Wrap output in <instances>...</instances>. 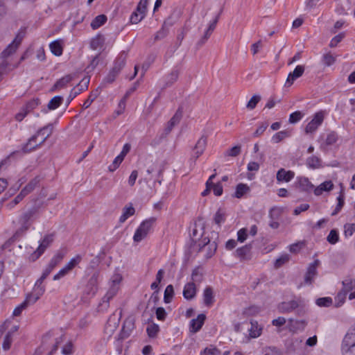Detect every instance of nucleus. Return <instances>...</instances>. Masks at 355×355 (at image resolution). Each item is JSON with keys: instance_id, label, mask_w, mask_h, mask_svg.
Returning <instances> with one entry per match:
<instances>
[{"instance_id": "f257e3e1", "label": "nucleus", "mask_w": 355, "mask_h": 355, "mask_svg": "<svg viewBox=\"0 0 355 355\" xmlns=\"http://www.w3.org/2000/svg\"><path fill=\"white\" fill-rule=\"evenodd\" d=\"M53 131V124L48 125L40 128L35 135H33L22 147L24 153H27L32 150L36 149L38 146L43 144L46 140L51 135Z\"/></svg>"}, {"instance_id": "f03ea898", "label": "nucleus", "mask_w": 355, "mask_h": 355, "mask_svg": "<svg viewBox=\"0 0 355 355\" xmlns=\"http://www.w3.org/2000/svg\"><path fill=\"white\" fill-rule=\"evenodd\" d=\"M38 207H33L24 212L19 218V227L16 230L13 237L19 239L21 237L29 230L33 222L37 217Z\"/></svg>"}, {"instance_id": "7ed1b4c3", "label": "nucleus", "mask_w": 355, "mask_h": 355, "mask_svg": "<svg viewBox=\"0 0 355 355\" xmlns=\"http://www.w3.org/2000/svg\"><path fill=\"white\" fill-rule=\"evenodd\" d=\"M126 58L127 53L125 51H121L114 61L112 68L110 69L108 74L105 77L103 80L105 83L110 84L112 83L115 80L121 69L124 67Z\"/></svg>"}, {"instance_id": "20e7f679", "label": "nucleus", "mask_w": 355, "mask_h": 355, "mask_svg": "<svg viewBox=\"0 0 355 355\" xmlns=\"http://www.w3.org/2000/svg\"><path fill=\"white\" fill-rule=\"evenodd\" d=\"M155 222L156 218L155 217H150L144 220L140 224V225L137 229L135 233V235L133 236L134 241L136 243H139L144 239H145L147 236L150 229L152 228L153 225L155 223Z\"/></svg>"}, {"instance_id": "39448f33", "label": "nucleus", "mask_w": 355, "mask_h": 355, "mask_svg": "<svg viewBox=\"0 0 355 355\" xmlns=\"http://www.w3.org/2000/svg\"><path fill=\"white\" fill-rule=\"evenodd\" d=\"M341 352L343 355H355V335L349 330L342 341Z\"/></svg>"}, {"instance_id": "423d86ee", "label": "nucleus", "mask_w": 355, "mask_h": 355, "mask_svg": "<svg viewBox=\"0 0 355 355\" xmlns=\"http://www.w3.org/2000/svg\"><path fill=\"white\" fill-rule=\"evenodd\" d=\"M65 256V252L63 251H58L51 259L49 263L44 270L42 276L38 279L37 284H42L43 281L49 276L51 271L59 264Z\"/></svg>"}, {"instance_id": "0eeeda50", "label": "nucleus", "mask_w": 355, "mask_h": 355, "mask_svg": "<svg viewBox=\"0 0 355 355\" xmlns=\"http://www.w3.org/2000/svg\"><path fill=\"white\" fill-rule=\"evenodd\" d=\"M302 306H304V300L299 297L290 301L279 303L277 309L279 313H288Z\"/></svg>"}, {"instance_id": "6e6552de", "label": "nucleus", "mask_w": 355, "mask_h": 355, "mask_svg": "<svg viewBox=\"0 0 355 355\" xmlns=\"http://www.w3.org/2000/svg\"><path fill=\"white\" fill-rule=\"evenodd\" d=\"M53 241V234L46 235L41 241L37 250L31 254L29 259L32 261H36L46 250V249L51 244Z\"/></svg>"}, {"instance_id": "1a4fd4ad", "label": "nucleus", "mask_w": 355, "mask_h": 355, "mask_svg": "<svg viewBox=\"0 0 355 355\" xmlns=\"http://www.w3.org/2000/svg\"><path fill=\"white\" fill-rule=\"evenodd\" d=\"M24 38V35L21 33H19L12 42L10 44L7 48L3 51L1 53V56L3 59H7L9 56L15 53L21 44Z\"/></svg>"}, {"instance_id": "9d476101", "label": "nucleus", "mask_w": 355, "mask_h": 355, "mask_svg": "<svg viewBox=\"0 0 355 355\" xmlns=\"http://www.w3.org/2000/svg\"><path fill=\"white\" fill-rule=\"evenodd\" d=\"M24 38V35L21 33H19L12 42L10 44L7 48L3 51L1 53V56L3 59H7L9 56L15 53L21 44Z\"/></svg>"}, {"instance_id": "9b49d317", "label": "nucleus", "mask_w": 355, "mask_h": 355, "mask_svg": "<svg viewBox=\"0 0 355 355\" xmlns=\"http://www.w3.org/2000/svg\"><path fill=\"white\" fill-rule=\"evenodd\" d=\"M24 38V35L21 33H19L12 42L10 44L7 48L3 51L1 53V56L3 59H7L9 56L15 53L21 44Z\"/></svg>"}, {"instance_id": "f8f14e48", "label": "nucleus", "mask_w": 355, "mask_h": 355, "mask_svg": "<svg viewBox=\"0 0 355 355\" xmlns=\"http://www.w3.org/2000/svg\"><path fill=\"white\" fill-rule=\"evenodd\" d=\"M45 288L42 284H38L37 281L35 282L34 287V293H29L26 295L24 302L26 303L27 306L35 304L40 297L44 294Z\"/></svg>"}, {"instance_id": "ddd939ff", "label": "nucleus", "mask_w": 355, "mask_h": 355, "mask_svg": "<svg viewBox=\"0 0 355 355\" xmlns=\"http://www.w3.org/2000/svg\"><path fill=\"white\" fill-rule=\"evenodd\" d=\"M320 264L319 260L316 259L313 263H310L304 278V284L311 285L314 281L315 277L318 275L317 268Z\"/></svg>"}, {"instance_id": "4468645a", "label": "nucleus", "mask_w": 355, "mask_h": 355, "mask_svg": "<svg viewBox=\"0 0 355 355\" xmlns=\"http://www.w3.org/2000/svg\"><path fill=\"white\" fill-rule=\"evenodd\" d=\"M89 81V77L85 76L74 88L71 89L68 98V103H69L74 98H76L82 92L87 89Z\"/></svg>"}, {"instance_id": "2eb2a0df", "label": "nucleus", "mask_w": 355, "mask_h": 355, "mask_svg": "<svg viewBox=\"0 0 355 355\" xmlns=\"http://www.w3.org/2000/svg\"><path fill=\"white\" fill-rule=\"evenodd\" d=\"M99 277V272L97 271H95L90 277L85 288V292L87 295H94L97 291Z\"/></svg>"}, {"instance_id": "dca6fc26", "label": "nucleus", "mask_w": 355, "mask_h": 355, "mask_svg": "<svg viewBox=\"0 0 355 355\" xmlns=\"http://www.w3.org/2000/svg\"><path fill=\"white\" fill-rule=\"evenodd\" d=\"M304 70V66L297 65L293 71L288 73L284 86L286 87H291L296 79H297L298 78L301 77L303 75Z\"/></svg>"}, {"instance_id": "f3484780", "label": "nucleus", "mask_w": 355, "mask_h": 355, "mask_svg": "<svg viewBox=\"0 0 355 355\" xmlns=\"http://www.w3.org/2000/svg\"><path fill=\"white\" fill-rule=\"evenodd\" d=\"M324 115L322 112H317L313 119L306 125L305 131L306 133H312L316 130L318 127L322 123Z\"/></svg>"}, {"instance_id": "a211bd4d", "label": "nucleus", "mask_w": 355, "mask_h": 355, "mask_svg": "<svg viewBox=\"0 0 355 355\" xmlns=\"http://www.w3.org/2000/svg\"><path fill=\"white\" fill-rule=\"evenodd\" d=\"M218 19L219 15L215 18V19L213 21H211L209 24V27L205 32L204 35L197 42V46L198 47H201L202 45H204L205 42L207 41V40L209 38V37L211 36V33H213L216 26Z\"/></svg>"}, {"instance_id": "6ab92c4d", "label": "nucleus", "mask_w": 355, "mask_h": 355, "mask_svg": "<svg viewBox=\"0 0 355 355\" xmlns=\"http://www.w3.org/2000/svg\"><path fill=\"white\" fill-rule=\"evenodd\" d=\"M251 245H245L236 250L234 254L239 258L241 261L250 260L251 258Z\"/></svg>"}, {"instance_id": "aec40b11", "label": "nucleus", "mask_w": 355, "mask_h": 355, "mask_svg": "<svg viewBox=\"0 0 355 355\" xmlns=\"http://www.w3.org/2000/svg\"><path fill=\"white\" fill-rule=\"evenodd\" d=\"M207 143V136L202 135L197 141L194 147V157L195 159H197L205 150Z\"/></svg>"}, {"instance_id": "412c9836", "label": "nucleus", "mask_w": 355, "mask_h": 355, "mask_svg": "<svg viewBox=\"0 0 355 355\" xmlns=\"http://www.w3.org/2000/svg\"><path fill=\"white\" fill-rule=\"evenodd\" d=\"M295 186L302 191L309 192L313 189L314 186L309 180L307 178L300 177L297 178Z\"/></svg>"}, {"instance_id": "4be33fe9", "label": "nucleus", "mask_w": 355, "mask_h": 355, "mask_svg": "<svg viewBox=\"0 0 355 355\" xmlns=\"http://www.w3.org/2000/svg\"><path fill=\"white\" fill-rule=\"evenodd\" d=\"M206 319L205 314H200L197 318L191 320L190 322V331L196 333L202 327Z\"/></svg>"}, {"instance_id": "5701e85b", "label": "nucleus", "mask_w": 355, "mask_h": 355, "mask_svg": "<svg viewBox=\"0 0 355 355\" xmlns=\"http://www.w3.org/2000/svg\"><path fill=\"white\" fill-rule=\"evenodd\" d=\"M196 286L193 282L187 283L183 290V296L187 300H192L196 295Z\"/></svg>"}, {"instance_id": "b1692460", "label": "nucleus", "mask_w": 355, "mask_h": 355, "mask_svg": "<svg viewBox=\"0 0 355 355\" xmlns=\"http://www.w3.org/2000/svg\"><path fill=\"white\" fill-rule=\"evenodd\" d=\"M40 180L39 177H35L32 179L24 188L21 189L19 194L24 198L28 194L31 193L35 188L38 185Z\"/></svg>"}, {"instance_id": "393cba45", "label": "nucleus", "mask_w": 355, "mask_h": 355, "mask_svg": "<svg viewBox=\"0 0 355 355\" xmlns=\"http://www.w3.org/2000/svg\"><path fill=\"white\" fill-rule=\"evenodd\" d=\"M288 322L289 329L291 331L293 332L303 331L307 324V322L305 320H295L291 318L288 320Z\"/></svg>"}, {"instance_id": "a878e982", "label": "nucleus", "mask_w": 355, "mask_h": 355, "mask_svg": "<svg viewBox=\"0 0 355 355\" xmlns=\"http://www.w3.org/2000/svg\"><path fill=\"white\" fill-rule=\"evenodd\" d=\"M295 173L291 171H286L284 168H281L277 171V180L279 182H289L294 178Z\"/></svg>"}, {"instance_id": "bb28decb", "label": "nucleus", "mask_w": 355, "mask_h": 355, "mask_svg": "<svg viewBox=\"0 0 355 355\" xmlns=\"http://www.w3.org/2000/svg\"><path fill=\"white\" fill-rule=\"evenodd\" d=\"M343 288L341 290L349 293L355 288V278L352 276H347L342 282Z\"/></svg>"}, {"instance_id": "cd10ccee", "label": "nucleus", "mask_w": 355, "mask_h": 355, "mask_svg": "<svg viewBox=\"0 0 355 355\" xmlns=\"http://www.w3.org/2000/svg\"><path fill=\"white\" fill-rule=\"evenodd\" d=\"M204 303L207 306H211L214 302V297L213 289L211 287L208 286L205 288L203 293Z\"/></svg>"}, {"instance_id": "c85d7f7f", "label": "nucleus", "mask_w": 355, "mask_h": 355, "mask_svg": "<svg viewBox=\"0 0 355 355\" xmlns=\"http://www.w3.org/2000/svg\"><path fill=\"white\" fill-rule=\"evenodd\" d=\"M72 78L73 77L71 75H67L62 77L55 83L51 90L53 91L55 89L64 88L71 81Z\"/></svg>"}, {"instance_id": "c756f323", "label": "nucleus", "mask_w": 355, "mask_h": 355, "mask_svg": "<svg viewBox=\"0 0 355 355\" xmlns=\"http://www.w3.org/2000/svg\"><path fill=\"white\" fill-rule=\"evenodd\" d=\"M135 209L132 207V205L130 204V206H125L123 209V214L119 218L120 223H124L130 216H133L135 214Z\"/></svg>"}, {"instance_id": "7c9ffc66", "label": "nucleus", "mask_w": 355, "mask_h": 355, "mask_svg": "<svg viewBox=\"0 0 355 355\" xmlns=\"http://www.w3.org/2000/svg\"><path fill=\"white\" fill-rule=\"evenodd\" d=\"M180 69L179 67H175L171 72L166 76V85L167 86L171 85L175 82L177 81L179 74H180Z\"/></svg>"}, {"instance_id": "2f4dec72", "label": "nucleus", "mask_w": 355, "mask_h": 355, "mask_svg": "<svg viewBox=\"0 0 355 355\" xmlns=\"http://www.w3.org/2000/svg\"><path fill=\"white\" fill-rule=\"evenodd\" d=\"M49 48L53 54L56 56L61 55L63 51L60 41L56 40L49 44Z\"/></svg>"}, {"instance_id": "473e14b6", "label": "nucleus", "mask_w": 355, "mask_h": 355, "mask_svg": "<svg viewBox=\"0 0 355 355\" xmlns=\"http://www.w3.org/2000/svg\"><path fill=\"white\" fill-rule=\"evenodd\" d=\"M189 31V27L187 25H184L182 28H180L178 31V35L176 37L175 46L178 48L183 41L185 35Z\"/></svg>"}, {"instance_id": "72a5a7b5", "label": "nucleus", "mask_w": 355, "mask_h": 355, "mask_svg": "<svg viewBox=\"0 0 355 355\" xmlns=\"http://www.w3.org/2000/svg\"><path fill=\"white\" fill-rule=\"evenodd\" d=\"M107 21V17L105 15H98L91 23V26L93 29H97L103 25Z\"/></svg>"}, {"instance_id": "f704fd0d", "label": "nucleus", "mask_w": 355, "mask_h": 355, "mask_svg": "<svg viewBox=\"0 0 355 355\" xmlns=\"http://www.w3.org/2000/svg\"><path fill=\"white\" fill-rule=\"evenodd\" d=\"M203 279V274L201 271V269L200 267H196L194 268L191 273V282H193L195 284L196 283H200L202 281Z\"/></svg>"}, {"instance_id": "c9c22d12", "label": "nucleus", "mask_w": 355, "mask_h": 355, "mask_svg": "<svg viewBox=\"0 0 355 355\" xmlns=\"http://www.w3.org/2000/svg\"><path fill=\"white\" fill-rule=\"evenodd\" d=\"M62 101L63 98L62 96H56L51 99L47 105V107L50 110H55L62 104Z\"/></svg>"}, {"instance_id": "e433bc0d", "label": "nucleus", "mask_w": 355, "mask_h": 355, "mask_svg": "<svg viewBox=\"0 0 355 355\" xmlns=\"http://www.w3.org/2000/svg\"><path fill=\"white\" fill-rule=\"evenodd\" d=\"M146 16V12L143 11H137V8L136 10L132 12L130 16V21L132 24H138Z\"/></svg>"}, {"instance_id": "4c0bfd02", "label": "nucleus", "mask_w": 355, "mask_h": 355, "mask_svg": "<svg viewBox=\"0 0 355 355\" xmlns=\"http://www.w3.org/2000/svg\"><path fill=\"white\" fill-rule=\"evenodd\" d=\"M250 191V188L247 184L240 183L236 186L234 196L241 198L245 193Z\"/></svg>"}, {"instance_id": "58836bf2", "label": "nucleus", "mask_w": 355, "mask_h": 355, "mask_svg": "<svg viewBox=\"0 0 355 355\" xmlns=\"http://www.w3.org/2000/svg\"><path fill=\"white\" fill-rule=\"evenodd\" d=\"M15 67H17V65L11 67L10 64L6 59H3L2 62H0V80L1 79L3 74L12 70Z\"/></svg>"}, {"instance_id": "ea45409f", "label": "nucleus", "mask_w": 355, "mask_h": 355, "mask_svg": "<svg viewBox=\"0 0 355 355\" xmlns=\"http://www.w3.org/2000/svg\"><path fill=\"white\" fill-rule=\"evenodd\" d=\"M174 295V288L173 286L170 284L168 285L164 291V301L165 303H170Z\"/></svg>"}, {"instance_id": "a19ab883", "label": "nucleus", "mask_w": 355, "mask_h": 355, "mask_svg": "<svg viewBox=\"0 0 355 355\" xmlns=\"http://www.w3.org/2000/svg\"><path fill=\"white\" fill-rule=\"evenodd\" d=\"M347 293H347L343 290H340L338 293L337 295L335 297L336 307H340L344 304V302H345Z\"/></svg>"}, {"instance_id": "79ce46f5", "label": "nucleus", "mask_w": 355, "mask_h": 355, "mask_svg": "<svg viewBox=\"0 0 355 355\" xmlns=\"http://www.w3.org/2000/svg\"><path fill=\"white\" fill-rule=\"evenodd\" d=\"M289 136L290 132L288 131L283 130L275 134L272 137V140L274 143H279L285 138L288 137Z\"/></svg>"}, {"instance_id": "37998d69", "label": "nucleus", "mask_w": 355, "mask_h": 355, "mask_svg": "<svg viewBox=\"0 0 355 355\" xmlns=\"http://www.w3.org/2000/svg\"><path fill=\"white\" fill-rule=\"evenodd\" d=\"M98 94H99V92L98 89L93 91L90 94V95L89 96L87 99L83 104V108H84V109L88 108L91 105L92 102L98 97Z\"/></svg>"}, {"instance_id": "c03bdc74", "label": "nucleus", "mask_w": 355, "mask_h": 355, "mask_svg": "<svg viewBox=\"0 0 355 355\" xmlns=\"http://www.w3.org/2000/svg\"><path fill=\"white\" fill-rule=\"evenodd\" d=\"M338 203L337 205L334 210V211L331 213L332 216L336 215L343 208L344 204H345V196L343 193H340L339 196L337 198Z\"/></svg>"}, {"instance_id": "a18cd8bd", "label": "nucleus", "mask_w": 355, "mask_h": 355, "mask_svg": "<svg viewBox=\"0 0 355 355\" xmlns=\"http://www.w3.org/2000/svg\"><path fill=\"white\" fill-rule=\"evenodd\" d=\"M306 164L312 168H317L320 166V159L316 156H311L306 159Z\"/></svg>"}, {"instance_id": "49530a36", "label": "nucleus", "mask_w": 355, "mask_h": 355, "mask_svg": "<svg viewBox=\"0 0 355 355\" xmlns=\"http://www.w3.org/2000/svg\"><path fill=\"white\" fill-rule=\"evenodd\" d=\"M322 61L325 66L329 67L336 62V58L331 53H327L323 55Z\"/></svg>"}, {"instance_id": "de8ad7c7", "label": "nucleus", "mask_w": 355, "mask_h": 355, "mask_svg": "<svg viewBox=\"0 0 355 355\" xmlns=\"http://www.w3.org/2000/svg\"><path fill=\"white\" fill-rule=\"evenodd\" d=\"M327 240L329 243L332 245L336 244L339 240L338 231L336 230H331L327 237Z\"/></svg>"}, {"instance_id": "09e8293b", "label": "nucleus", "mask_w": 355, "mask_h": 355, "mask_svg": "<svg viewBox=\"0 0 355 355\" xmlns=\"http://www.w3.org/2000/svg\"><path fill=\"white\" fill-rule=\"evenodd\" d=\"M104 42V39L102 36L98 35L93 38L91 41L90 46L92 49L96 50L102 46Z\"/></svg>"}, {"instance_id": "8fccbe9b", "label": "nucleus", "mask_w": 355, "mask_h": 355, "mask_svg": "<svg viewBox=\"0 0 355 355\" xmlns=\"http://www.w3.org/2000/svg\"><path fill=\"white\" fill-rule=\"evenodd\" d=\"M333 303V300L331 297H320L316 300V304L319 306L329 307Z\"/></svg>"}, {"instance_id": "3c124183", "label": "nucleus", "mask_w": 355, "mask_h": 355, "mask_svg": "<svg viewBox=\"0 0 355 355\" xmlns=\"http://www.w3.org/2000/svg\"><path fill=\"white\" fill-rule=\"evenodd\" d=\"M118 291V287L115 286H112L110 290L107 291L106 295L103 297V302L108 303L109 301L116 294Z\"/></svg>"}, {"instance_id": "603ef678", "label": "nucleus", "mask_w": 355, "mask_h": 355, "mask_svg": "<svg viewBox=\"0 0 355 355\" xmlns=\"http://www.w3.org/2000/svg\"><path fill=\"white\" fill-rule=\"evenodd\" d=\"M355 232V224L354 223H346L344 225V235L345 238H349L352 236Z\"/></svg>"}, {"instance_id": "864d4df0", "label": "nucleus", "mask_w": 355, "mask_h": 355, "mask_svg": "<svg viewBox=\"0 0 355 355\" xmlns=\"http://www.w3.org/2000/svg\"><path fill=\"white\" fill-rule=\"evenodd\" d=\"M124 157L119 155L113 161L112 164L108 167L110 171H114L123 161Z\"/></svg>"}, {"instance_id": "5fc2aeb1", "label": "nucleus", "mask_w": 355, "mask_h": 355, "mask_svg": "<svg viewBox=\"0 0 355 355\" xmlns=\"http://www.w3.org/2000/svg\"><path fill=\"white\" fill-rule=\"evenodd\" d=\"M261 96L259 95L253 96L246 105V107L249 110H253L260 101Z\"/></svg>"}, {"instance_id": "6e6d98bb", "label": "nucleus", "mask_w": 355, "mask_h": 355, "mask_svg": "<svg viewBox=\"0 0 355 355\" xmlns=\"http://www.w3.org/2000/svg\"><path fill=\"white\" fill-rule=\"evenodd\" d=\"M345 33H340L338 35L334 37L329 43V46L331 48L336 47L338 43H340L343 39L345 37Z\"/></svg>"}, {"instance_id": "4d7b16f0", "label": "nucleus", "mask_w": 355, "mask_h": 355, "mask_svg": "<svg viewBox=\"0 0 355 355\" xmlns=\"http://www.w3.org/2000/svg\"><path fill=\"white\" fill-rule=\"evenodd\" d=\"M304 114L300 111H296L290 114L289 123H295L298 122L303 117Z\"/></svg>"}, {"instance_id": "13d9d810", "label": "nucleus", "mask_w": 355, "mask_h": 355, "mask_svg": "<svg viewBox=\"0 0 355 355\" xmlns=\"http://www.w3.org/2000/svg\"><path fill=\"white\" fill-rule=\"evenodd\" d=\"M182 117V110L181 108H178V110L176 111L174 116L169 121V123L175 126L176 124H178L180 122Z\"/></svg>"}, {"instance_id": "bf43d9fd", "label": "nucleus", "mask_w": 355, "mask_h": 355, "mask_svg": "<svg viewBox=\"0 0 355 355\" xmlns=\"http://www.w3.org/2000/svg\"><path fill=\"white\" fill-rule=\"evenodd\" d=\"M168 33V30L167 28H165L164 26H162V28L158 31L155 35V41H157L162 39H164L167 36Z\"/></svg>"}, {"instance_id": "052dcab7", "label": "nucleus", "mask_w": 355, "mask_h": 355, "mask_svg": "<svg viewBox=\"0 0 355 355\" xmlns=\"http://www.w3.org/2000/svg\"><path fill=\"white\" fill-rule=\"evenodd\" d=\"M241 152V146L237 145V146H235L232 147V148H230L226 153V155L227 156H230V157H236L239 155H240Z\"/></svg>"}, {"instance_id": "680f3d73", "label": "nucleus", "mask_w": 355, "mask_h": 355, "mask_svg": "<svg viewBox=\"0 0 355 355\" xmlns=\"http://www.w3.org/2000/svg\"><path fill=\"white\" fill-rule=\"evenodd\" d=\"M290 257L288 254H284L278 258L275 263V268H278L283 266L284 263L289 261Z\"/></svg>"}, {"instance_id": "e2e57ef3", "label": "nucleus", "mask_w": 355, "mask_h": 355, "mask_svg": "<svg viewBox=\"0 0 355 355\" xmlns=\"http://www.w3.org/2000/svg\"><path fill=\"white\" fill-rule=\"evenodd\" d=\"M71 270L68 268L66 265L64 268H62L56 275L53 277V280L56 281L60 279V278L64 277L67 274H68Z\"/></svg>"}, {"instance_id": "0e129e2a", "label": "nucleus", "mask_w": 355, "mask_h": 355, "mask_svg": "<svg viewBox=\"0 0 355 355\" xmlns=\"http://www.w3.org/2000/svg\"><path fill=\"white\" fill-rule=\"evenodd\" d=\"M146 331L148 336L151 338H153L156 336L159 331V326L155 324H150L148 326Z\"/></svg>"}, {"instance_id": "69168bd1", "label": "nucleus", "mask_w": 355, "mask_h": 355, "mask_svg": "<svg viewBox=\"0 0 355 355\" xmlns=\"http://www.w3.org/2000/svg\"><path fill=\"white\" fill-rule=\"evenodd\" d=\"M12 342V338L10 336V333H7V334L6 335V336L4 338V340L3 342V345H2L3 349L5 351L8 350L10 348Z\"/></svg>"}, {"instance_id": "338daca9", "label": "nucleus", "mask_w": 355, "mask_h": 355, "mask_svg": "<svg viewBox=\"0 0 355 355\" xmlns=\"http://www.w3.org/2000/svg\"><path fill=\"white\" fill-rule=\"evenodd\" d=\"M24 198L19 193L11 202L6 205V207L8 209L14 208L19 202H21Z\"/></svg>"}, {"instance_id": "774afa93", "label": "nucleus", "mask_w": 355, "mask_h": 355, "mask_svg": "<svg viewBox=\"0 0 355 355\" xmlns=\"http://www.w3.org/2000/svg\"><path fill=\"white\" fill-rule=\"evenodd\" d=\"M220 351L215 348H206L202 352H201L200 355H219Z\"/></svg>"}]
</instances>
